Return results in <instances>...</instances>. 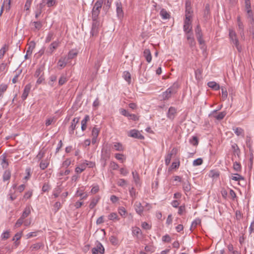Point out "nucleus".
Wrapping results in <instances>:
<instances>
[{
	"label": "nucleus",
	"instance_id": "f257e3e1",
	"mask_svg": "<svg viewBox=\"0 0 254 254\" xmlns=\"http://www.w3.org/2000/svg\"><path fill=\"white\" fill-rule=\"evenodd\" d=\"M179 84L177 82H175L171 87L168 88L166 91L162 93L161 97L163 100L169 99L172 95L177 92L179 88Z\"/></svg>",
	"mask_w": 254,
	"mask_h": 254
},
{
	"label": "nucleus",
	"instance_id": "f03ea898",
	"mask_svg": "<svg viewBox=\"0 0 254 254\" xmlns=\"http://www.w3.org/2000/svg\"><path fill=\"white\" fill-rule=\"evenodd\" d=\"M103 2L104 0H97L94 3L92 11V18L93 21L97 20Z\"/></svg>",
	"mask_w": 254,
	"mask_h": 254
},
{
	"label": "nucleus",
	"instance_id": "7ed1b4c3",
	"mask_svg": "<svg viewBox=\"0 0 254 254\" xmlns=\"http://www.w3.org/2000/svg\"><path fill=\"white\" fill-rule=\"evenodd\" d=\"M229 36L230 41L236 47L239 52L242 51V47L239 43V41L236 32L233 29H229Z\"/></svg>",
	"mask_w": 254,
	"mask_h": 254
},
{
	"label": "nucleus",
	"instance_id": "20e7f679",
	"mask_svg": "<svg viewBox=\"0 0 254 254\" xmlns=\"http://www.w3.org/2000/svg\"><path fill=\"white\" fill-rule=\"evenodd\" d=\"M44 66L41 65L37 69L34 74V76L37 78L36 84L39 85L44 82L45 78L44 76Z\"/></svg>",
	"mask_w": 254,
	"mask_h": 254
},
{
	"label": "nucleus",
	"instance_id": "39448f33",
	"mask_svg": "<svg viewBox=\"0 0 254 254\" xmlns=\"http://www.w3.org/2000/svg\"><path fill=\"white\" fill-rule=\"evenodd\" d=\"M61 42L59 40L53 42L49 45L46 51V55L48 56H51L55 51L60 46Z\"/></svg>",
	"mask_w": 254,
	"mask_h": 254
},
{
	"label": "nucleus",
	"instance_id": "423d86ee",
	"mask_svg": "<svg viewBox=\"0 0 254 254\" xmlns=\"http://www.w3.org/2000/svg\"><path fill=\"white\" fill-rule=\"evenodd\" d=\"M127 135L129 137L138 139L142 140L144 138V136L140 133V131L135 129L129 130L127 133Z\"/></svg>",
	"mask_w": 254,
	"mask_h": 254
},
{
	"label": "nucleus",
	"instance_id": "0eeeda50",
	"mask_svg": "<svg viewBox=\"0 0 254 254\" xmlns=\"http://www.w3.org/2000/svg\"><path fill=\"white\" fill-rule=\"evenodd\" d=\"M110 157V151L105 147H103L101 151V160L104 161V165L105 166L106 164V161Z\"/></svg>",
	"mask_w": 254,
	"mask_h": 254
},
{
	"label": "nucleus",
	"instance_id": "6e6552de",
	"mask_svg": "<svg viewBox=\"0 0 254 254\" xmlns=\"http://www.w3.org/2000/svg\"><path fill=\"white\" fill-rule=\"evenodd\" d=\"M120 113L122 115L127 117L129 120H131L134 121H138L139 120V118L136 115L129 113L124 109H121L120 110Z\"/></svg>",
	"mask_w": 254,
	"mask_h": 254
},
{
	"label": "nucleus",
	"instance_id": "1a4fd4ad",
	"mask_svg": "<svg viewBox=\"0 0 254 254\" xmlns=\"http://www.w3.org/2000/svg\"><path fill=\"white\" fill-rule=\"evenodd\" d=\"M104 248L101 243L97 242L95 247L92 249V254H103L104 253Z\"/></svg>",
	"mask_w": 254,
	"mask_h": 254
},
{
	"label": "nucleus",
	"instance_id": "9d476101",
	"mask_svg": "<svg viewBox=\"0 0 254 254\" xmlns=\"http://www.w3.org/2000/svg\"><path fill=\"white\" fill-rule=\"evenodd\" d=\"M191 28L190 19L185 18L184 25V31L187 34V35H188L189 33H192Z\"/></svg>",
	"mask_w": 254,
	"mask_h": 254
},
{
	"label": "nucleus",
	"instance_id": "9b49d317",
	"mask_svg": "<svg viewBox=\"0 0 254 254\" xmlns=\"http://www.w3.org/2000/svg\"><path fill=\"white\" fill-rule=\"evenodd\" d=\"M99 33V23L97 21H94L92 24V29L90 32L92 36H97Z\"/></svg>",
	"mask_w": 254,
	"mask_h": 254
},
{
	"label": "nucleus",
	"instance_id": "f8f14e48",
	"mask_svg": "<svg viewBox=\"0 0 254 254\" xmlns=\"http://www.w3.org/2000/svg\"><path fill=\"white\" fill-rule=\"evenodd\" d=\"M217 110H214L212 112V113L209 115V116H213L214 118L218 120H222L226 115L225 112H222L219 113L218 115H216Z\"/></svg>",
	"mask_w": 254,
	"mask_h": 254
},
{
	"label": "nucleus",
	"instance_id": "ddd939ff",
	"mask_svg": "<svg viewBox=\"0 0 254 254\" xmlns=\"http://www.w3.org/2000/svg\"><path fill=\"white\" fill-rule=\"evenodd\" d=\"M31 86L30 84L26 85L24 87L21 98L23 100H25L29 95L31 89Z\"/></svg>",
	"mask_w": 254,
	"mask_h": 254
},
{
	"label": "nucleus",
	"instance_id": "4468645a",
	"mask_svg": "<svg viewBox=\"0 0 254 254\" xmlns=\"http://www.w3.org/2000/svg\"><path fill=\"white\" fill-rule=\"evenodd\" d=\"M238 25V31L239 32L241 39L244 40L245 39V33H244V25L242 22L237 23Z\"/></svg>",
	"mask_w": 254,
	"mask_h": 254
},
{
	"label": "nucleus",
	"instance_id": "2eb2a0df",
	"mask_svg": "<svg viewBox=\"0 0 254 254\" xmlns=\"http://www.w3.org/2000/svg\"><path fill=\"white\" fill-rule=\"evenodd\" d=\"M134 209L136 212L139 215H141L142 214L144 207L142 206L141 203L140 202H135L134 204Z\"/></svg>",
	"mask_w": 254,
	"mask_h": 254
},
{
	"label": "nucleus",
	"instance_id": "dca6fc26",
	"mask_svg": "<svg viewBox=\"0 0 254 254\" xmlns=\"http://www.w3.org/2000/svg\"><path fill=\"white\" fill-rule=\"evenodd\" d=\"M116 11L118 16L121 18L124 16V12L123 10L122 4L121 2L116 3Z\"/></svg>",
	"mask_w": 254,
	"mask_h": 254
},
{
	"label": "nucleus",
	"instance_id": "f3484780",
	"mask_svg": "<svg viewBox=\"0 0 254 254\" xmlns=\"http://www.w3.org/2000/svg\"><path fill=\"white\" fill-rule=\"evenodd\" d=\"M100 198L101 197L99 195H96L91 199V201L89 205V207L91 209L94 208L95 207V206L100 200Z\"/></svg>",
	"mask_w": 254,
	"mask_h": 254
},
{
	"label": "nucleus",
	"instance_id": "a211bd4d",
	"mask_svg": "<svg viewBox=\"0 0 254 254\" xmlns=\"http://www.w3.org/2000/svg\"><path fill=\"white\" fill-rule=\"evenodd\" d=\"M177 113L176 109L174 107H171L169 108L168 113L167 117L171 120L174 119Z\"/></svg>",
	"mask_w": 254,
	"mask_h": 254
},
{
	"label": "nucleus",
	"instance_id": "6ab92c4d",
	"mask_svg": "<svg viewBox=\"0 0 254 254\" xmlns=\"http://www.w3.org/2000/svg\"><path fill=\"white\" fill-rule=\"evenodd\" d=\"M79 118H74L71 123V125L69 127V133L72 134L74 132V130L75 128L76 124L78 123Z\"/></svg>",
	"mask_w": 254,
	"mask_h": 254
},
{
	"label": "nucleus",
	"instance_id": "aec40b11",
	"mask_svg": "<svg viewBox=\"0 0 254 254\" xmlns=\"http://www.w3.org/2000/svg\"><path fill=\"white\" fill-rule=\"evenodd\" d=\"M187 38L190 47L195 46V42L193 36V33H189V34L187 35Z\"/></svg>",
	"mask_w": 254,
	"mask_h": 254
},
{
	"label": "nucleus",
	"instance_id": "412c9836",
	"mask_svg": "<svg viewBox=\"0 0 254 254\" xmlns=\"http://www.w3.org/2000/svg\"><path fill=\"white\" fill-rule=\"evenodd\" d=\"M233 131H234L235 133L237 136H240L242 137H244L245 136V131L241 127H235L233 128Z\"/></svg>",
	"mask_w": 254,
	"mask_h": 254
},
{
	"label": "nucleus",
	"instance_id": "4be33fe9",
	"mask_svg": "<svg viewBox=\"0 0 254 254\" xmlns=\"http://www.w3.org/2000/svg\"><path fill=\"white\" fill-rule=\"evenodd\" d=\"M143 55L145 58L146 61L149 63L151 62L152 60V56L151 54V52L148 49H145L143 52Z\"/></svg>",
	"mask_w": 254,
	"mask_h": 254
},
{
	"label": "nucleus",
	"instance_id": "5701e85b",
	"mask_svg": "<svg viewBox=\"0 0 254 254\" xmlns=\"http://www.w3.org/2000/svg\"><path fill=\"white\" fill-rule=\"evenodd\" d=\"M44 248V244L42 243H37L31 246L30 249L32 251H37Z\"/></svg>",
	"mask_w": 254,
	"mask_h": 254
},
{
	"label": "nucleus",
	"instance_id": "b1692460",
	"mask_svg": "<svg viewBox=\"0 0 254 254\" xmlns=\"http://www.w3.org/2000/svg\"><path fill=\"white\" fill-rule=\"evenodd\" d=\"M183 188L186 193L190 191L191 187L190 184L188 180L183 181L182 182Z\"/></svg>",
	"mask_w": 254,
	"mask_h": 254
},
{
	"label": "nucleus",
	"instance_id": "393cba45",
	"mask_svg": "<svg viewBox=\"0 0 254 254\" xmlns=\"http://www.w3.org/2000/svg\"><path fill=\"white\" fill-rule=\"evenodd\" d=\"M160 14L163 19H168L170 18V14L164 8H162L161 10Z\"/></svg>",
	"mask_w": 254,
	"mask_h": 254
},
{
	"label": "nucleus",
	"instance_id": "a878e982",
	"mask_svg": "<svg viewBox=\"0 0 254 254\" xmlns=\"http://www.w3.org/2000/svg\"><path fill=\"white\" fill-rule=\"evenodd\" d=\"M89 120V116L88 115H86L84 118L81 121V129L82 131H84L86 129V124Z\"/></svg>",
	"mask_w": 254,
	"mask_h": 254
},
{
	"label": "nucleus",
	"instance_id": "bb28decb",
	"mask_svg": "<svg viewBox=\"0 0 254 254\" xmlns=\"http://www.w3.org/2000/svg\"><path fill=\"white\" fill-rule=\"evenodd\" d=\"M9 46L7 44H5L0 49V59L3 58L5 53L8 50Z\"/></svg>",
	"mask_w": 254,
	"mask_h": 254
},
{
	"label": "nucleus",
	"instance_id": "cd10ccee",
	"mask_svg": "<svg viewBox=\"0 0 254 254\" xmlns=\"http://www.w3.org/2000/svg\"><path fill=\"white\" fill-rule=\"evenodd\" d=\"M207 85L208 87L215 90H218L220 89L219 85L215 81H210L208 82Z\"/></svg>",
	"mask_w": 254,
	"mask_h": 254
},
{
	"label": "nucleus",
	"instance_id": "c85d7f7f",
	"mask_svg": "<svg viewBox=\"0 0 254 254\" xmlns=\"http://www.w3.org/2000/svg\"><path fill=\"white\" fill-rule=\"evenodd\" d=\"M231 148L235 155H237L238 156L240 155L241 152L240 149L236 143H233L231 145Z\"/></svg>",
	"mask_w": 254,
	"mask_h": 254
},
{
	"label": "nucleus",
	"instance_id": "c756f323",
	"mask_svg": "<svg viewBox=\"0 0 254 254\" xmlns=\"http://www.w3.org/2000/svg\"><path fill=\"white\" fill-rule=\"evenodd\" d=\"M113 148H114L115 150L118 151H123L124 150V147L120 142L115 143L113 146Z\"/></svg>",
	"mask_w": 254,
	"mask_h": 254
},
{
	"label": "nucleus",
	"instance_id": "7c9ffc66",
	"mask_svg": "<svg viewBox=\"0 0 254 254\" xmlns=\"http://www.w3.org/2000/svg\"><path fill=\"white\" fill-rule=\"evenodd\" d=\"M11 177V172L9 170H6L4 171L3 176L2 179L4 182L8 181Z\"/></svg>",
	"mask_w": 254,
	"mask_h": 254
},
{
	"label": "nucleus",
	"instance_id": "2f4dec72",
	"mask_svg": "<svg viewBox=\"0 0 254 254\" xmlns=\"http://www.w3.org/2000/svg\"><path fill=\"white\" fill-rule=\"evenodd\" d=\"M86 169V165L83 163L80 165V167H76L75 169V172L77 174H80Z\"/></svg>",
	"mask_w": 254,
	"mask_h": 254
},
{
	"label": "nucleus",
	"instance_id": "473e14b6",
	"mask_svg": "<svg viewBox=\"0 0 254 254\" xmlns=\"http://www.w3.org/2000/svg\"><path fill=\"white\" fill-rule=\"evenodd\" d=\"M189 142L193 146H197L198 144V138L196 136H193L190 139Z\"/></svg>",
	"mask_w": 254,
	"mask_h": 254
},
{
	"label": "nucleus",
	"instance_id": "72a5a7b5",
	"mask_svg": "<svg viewBox=\"0 0 254 254\" xmlns=\"http://www.w3.org/2000/svg\"><path fill=\"white\" fill-rule=\"evenodd\" d=\"M30 213L31 210L30 206H26L21 216L24 218H25L30 214Z\"/></svg>",
	"mask_w": 254,
	"mask_h": 254
},
{
	"label": "nucleus",
	"instance_id": "f704fd0d",
	"mask_svg": "<svg viewBox=\"0 0 254 254\" xmlns=\"http://www.w3.org/2000/svg\"><path fill=\"white\" fill-rule=\"evenodd\" d=\"M49 164V161L46 159L42 160L40 163V167L42 170H45Z\"/></svg>",
	"mask_w": 254,
	"mask_h": 254
},
{
	"label": "nucleus",
	"instance_id": "c9c22d12",
	"mask_svg": "<svg viewBox=\"0 0 254 254\" xmlns=\"http://www.w3.org/2000/svg\"><path fill=\"white\" fill-rule=\"evenodd\" d=\"M133 180L136 185L139 184V175L136 171H132V172Z\"/></svg>",
	"mask_w": 254,
	"mask_h": 254
},
{
	"label": "nucleus",
	"instance_id": "e433bc0d",
	"mask_svg": "<svg viewBox=\"0 0 254 254\" xmlns=\"http://www.w3.org/2000/svg\"><path fill=\"white\" fill-rule=\"evenodd\" d=\"M54 36L55 34L53 32L51 31L49 32L47 36H46L45 42L47 43H49L51 41L54 39Z\"/></svg>",
	"mask_w": 254,
	"mask_h": 254
},
{
	"label": "nucleus",
	"instance_id": "4c0bfd02",
	"mask_svg": "<svg viewBox=\"0 0 254 254\" xmlns=\"http://www.w3.org/2000/svg\"><path fill=\"white\" fill-rule=\"evenodd\" d=\"M210 15V5L209 4H206L204 11V17L207 19L208 16Z\"/></svg>",
	"mask_w": 254,
	"mask_h": 254
},
{
	"label": "nucleus",
	"instance_id": "58836bf2",
	"mask_svg": "<svg viewBox=\"0 0 254 254\" xmlns=\"http://www.w3.org/2000/svg\"><path fill=\"white\" fill-rule=\"evenodd\" d=\"M83 191L84 190H77L76 193L77 195L81 197V199H85L88 197V194L87 193L84 194L83 193Z\"/></svg>",
	"mask_w": 254,
	"mask_h": 254
},
{
	"label": "nucleus",
	"instance_id": "ea45409f",
	"mask_svg": "<svg viewBox=\"0 0 254 254\" xmlns=\"http://www.w3.org/2000/svg\"><path fill=\"white\" fill-rule=\"evenodd\" d=\"M51 189V186L49 182L45 183L42 187V191L43 192H48Z\"/></svg>",
	"mask_w": 254,
	"mask_h": 254
},
{
	"label": "nucleus",
	"instance_id": "a19ab883",
	"mask_svg": "<svg viewBox=\"0 0 254 254\" xmlns=\"http://www.w3.org/2000/svg\"><path fill=\"white\" fill-rule=\"evenodd\" d=\"M11 0H4L3 3L4 7L6 11H8L10 8V3Z\"/></svg>",
	"mask_w": 254,
	"mask_h": 254
},
{
	"label": "nucleus",
	"instance_id": "79ce46f5",
	"mask_svg": "<svg viewBox=\"0 0 254 254\" xmlns=\"http://www.w3.org/2000/svg\"><path fill=\"white\" fill-rule=\"evenodd\" d=\"M195 32L196 38L200 37H202V34L201 32V29L199 25H197L195 29Z\"/></svg>",
	"mask_w": 254,
	"mask_h": 254
},
{
	"label": "nucleus",
	"instance_id": "37998d69",
	"mask_svg": "<svg viewBox=\"0 0 254 254\" xmlns=\"http://www.w3.org/2000/svg\"><path fill=\"white\" fill-rule=\"evenodd\" d=\"M77 55V53L74 50L70 51L68 54L67 59L70 60L73 59Z\"/></svg>",
	"mask_w": 254,
	"mask_h": 254
},
{
	"label": "nucleus",
	"instance_id": "c03bdc74",
	"mask_svg": "<svg viewBox=\"0 0 254 254\" xmlns=\"http://www.w3.org/2000/svg\"><path fill=\"white\" fill-rule=\"evenodd\" d=\"M124 79L128 83H130L131 81V75L128 71H125L124 72Z\"/></svg>",
	"mask_w": 254,
	"mask_h": 254
},
{
	"label": "nucleus",
	"instance_id": "a18cd8bd",
	"mask_svg": "<svg viewBox=\"0 0 254 254\" xmlns=\"http://www.w3.org/2000/svg\"><path fill=\"white\" fill-rule=\"evenodd\" d=\"M67 81L66 76L64 75H62L59 80V84L61 86L64 84Z\"/></svg>",
	"mask_w": 254,
	"mask_h": 254
},
{
	"label": "nucleus",
	"instance_id": "49530a36",
	"mask_svg": "<svg viewBox=\"0 0 254 254\" xmlns=\"http://www.w3.org/2000/svg\"><path fill=\"white\" fill-rule=\"evenodd\" d=\"M109 240L111 243L114 246L118 244V239L116 237L114 236H111L109 238Z\"/></svg>",
	"mask_w": 254,
	"mask_h": 254
},
{
	"label": "nucleus",
	"instance_id": "de8ad7c7",
	"mask_svg": "<svg viewBox=\"0 0 254 254\" xmlns=\"http://www.w3.org/2000/svg\"><path fill=\"white\" fill-rule=\"evenodd\" d=\"M221 89L222 91V99L223 100H225L228 96L227 89L224 87H222Z\"/></svg>",
	"mask_w": 254,
	"mask_h": 254
},
{
	"label": "nucleus",
	"instance_id": "09e8293b",
	"mask_svg": "<svg viewBox=\"0 0 254 254\" xmlns=\"http://www.w3.org/2000/svg\"><path fill=\"white\" fill-rule=\"evenodd\" d=\"M192 12V10H191V7H188L187 8H186V19H190L191 18V13Z\"/></svg>",
	"mask_w": 254,
	"mask_h": 254
},
{
	"label": "nucleus",
	"instance_id": "8fccbe9b",
	"mask_svg": "<svg viewBox=\"0 0 254 254\" xmlns=\"http://www.w3.org/2000/svg\"><path fill=\"white\" fill-rule=\"evenodd\" d=\"M7 85L6 84H1L0 85V97L3 96V94L7 89Z\"/></svg>",
	"mask_w": 254,
	"mask_h": 254
},
{
	"label": "nucleus",
	"instance_id": "3c124183",
	"mask_svg": "<svg viewBox=\"0 0 254 254\" xmlns=\"http://www.w3.org/2000/svg\"><path fill=\"white\" fill-rule=\"evenodd\" d=\"M233 169L237 172H240L241 171L242 167L240 163L236 161L233 164Z\"/></svg>",
	"mask_w": 254,
	"mask_h": 254
},
{
	"label": "nucleus",
	"instance_id": "603ef678",
	"mask_svg": "<svg viewBox=\"0 0 254 254\" xmlns=\"http://www.w3.org/2000/svg\"><path fill=\"white\" fill-rule=\"evenodd\" d=\"M25 218L20 216V217L17 220L14 227L15 228H18L21 226V225L24 223V220Z\"/></svg>",
	"mask_w": 254,
	"mask_h": 254
},
{
	"label": "nucleus",
	"instance_id": "864d4df0",
	"mask_svg": "<svg viewBox=\"0 0 254 254\" xmlns=\"http://www.w3.org/2000/svg\"><path fill=\"white\" fill-rule=\"evenodd\" d=\"M66 64H67V62L65 61V60H62L61 59L59 60V61L58 63V65L61 68H62L66 66Z\"/></svg>",
	"mask_w": 254,
	"mask_h": 254
},
{
	"label": "nucleus",
	"instance_id": "5fc2aeb1",
	"mask_svg": "<svg viewBox=\"0 0 254 254\" xmlns=\"http://www.w3.org/2000/svg\"><path fill=\"white\" fill-rule=\"evenodd\" d=\"M129 191L130 195V196L132 198V201L133 202V201L134 200H135V198H136V192H135V189L133 188H131L129 190Z\"/></svg>",
	"mask_w": 254,
	"mask_h": 254
},
{
	"label": "nucleus",
	"instance_id": "6e6d98bb",
	"mask_svg": "<svg viewBox=\"0 0 254 254\" xmlns=\"http://www.w3.org/2000/svg\"><path fill=\"white\" fill-rule=\"evenodd\" d=\"M230 7H234L238 3V0H225Z\"/></svg>",
	"mask_w": 254,
	"mask_h": 254
},
{
	"label": "nucleus",
	"instance_id": "4d7b16f0",
	"mask_svg": "<svg viewBox=\"0 0 254 254\" xmlns=\"http://www.w3.org/2000/svg\"><path fill=\"white\" fill-rule=\"evenodd\" d=\"M247 18H249L251 21L254 20V13L253 12L252 10H248L246 11Z\"/></svg>",
	"mask_w": 254,
	"mask_h": 254
},
{
	"label": "nucleus",
	"instance_id": "13d9d810",
	"mask_svg": "<svg viewBox=\"0 0 254 254\" xmlns=\"http://www.w3.org/2000/svg\"><path fill=\"white\" fill-rule=\"evenodd\" d=\"M119 213L124 217H125L127 214V211L125 207H121L118 209Z\"/></svg>",
	"mask_w": 254,
	"mask_h": 254
},
{
	"label": "nucleus",
	"instance_id": "bf43d9fd",
	"mask_svg": "<svg viewBox=\"0 0 254 254\" xmlns=\"http://www.w3.org/2000/svg\"><path fill=\"white\" fill-rule=\"evenodd\" d=\"M203 163V160L201 158H197L193 161L192 165L194 166H199Z\"/></svg>",
	"mask_w": 254,
	"mask_h": 254
},
{
	"label": "nucleus",
	"instance_id": "052dcab7",
	"mask_svg": "<svg viewBox=\"0 0 254 254\" xmlns=\"http://www.w3.org/2000/svg\"><path fill=\"white\" fill-rule=\"evenodd\" d=\"M201 223V220L199 218L195 219L192 221L191 225V228H196L198 225H200Z\"/></svg>",
	"mask_w": 254,
	"mask_h": 254
},
{
	"label": "nucleus",
	"instance_id": "680f3d73",
	"mask_svg": "<svg viewBox=\"0 0 254 254\" xmlns=\"http://www.w3.org/2000/svg\"><path fill=\"white\" fill-rule=\"evenodd\" d=\"M83 164L86 165V167L88 166L89 168H93L95 166V163L94 162L87 160H85Z\"/></svg>",
	"mask_w": 254,
	"mask_h": 254
},
{
	"label": "nucleus",
	"instance_id": "e2e57ef3",
	"mask_svg": "<svg viewBox=\"0 0 254 254\" xmlns=\"http://www.w3.org/2000/svg\"><path fill=\"white\" fill-rule=\"evenodd\" d=\"M99 131H100V130L98 128H97L95 127H94L92 130V137H97L99 135Z\"/></svg>",
	"mask_w": 254,
	"mask_h": 254
},
{
	"label": "nucleus",
	"instance_id": "0e129e2a",
	"mask_svg": "<svg viewBox=\"0 0 254 254\" xmlns=\"http://www.w3.org/2000/svg\"><path fill=\"white\" fill-rule=\"evenodd\" d=\"M141 230L138 227H134L133 228L132 232V234L134 236H137L139 234L141 233Z\"/></svg>",
	"mask_w": 254,
	"mask_h": 254
},
{
	"label": "nucleus",
	"instance_id": "69168bd1",
	"mask_svg": "<svg viewBox=\"0 0 254 254\" xmlns=\"http://www.w3.org/2000/svg\"><path fill=\"white\" fill-rule=\"evenodd\" d=\"M56 3V0H47L46 1V4L48 7H50L55 5Z\"/></svg>",
	"mask_w": 254,
	"mask_h": 254
},
{
	"label": "nucleus",
	"instance_id": "338daca9",
	"mask_svg": "<svg viewBox=\"0 0 254 254\" xmlns=\"http://www.w3.org/2000/svg\"><path fill=\"white\" fill-rule=\"evenodd\" d=\"M115 158L120 161H121L122 162H123L125 160V158L124 157V155L122 154L117 153L115 154Z\"/></svg>",
	"mask_w": 254,
	"mask_h": 254
},
{
	"label": "nucleus",
	"instance_id": "774afa93",
	"mask_svg": "<svg viewBox=\"0 0 254 254\" xmlns=\"http://www.w3.org/2000/svg\"><path fill=\"white\" fill-rule=\"evenodd\" d=\"M45 154V151L41 150L39 152L38 154L37 155L36 158L40 160L44 157Z\"/></svg>",
	"mask_w": 254,
	"mask_h": 254
}]
</instances>
